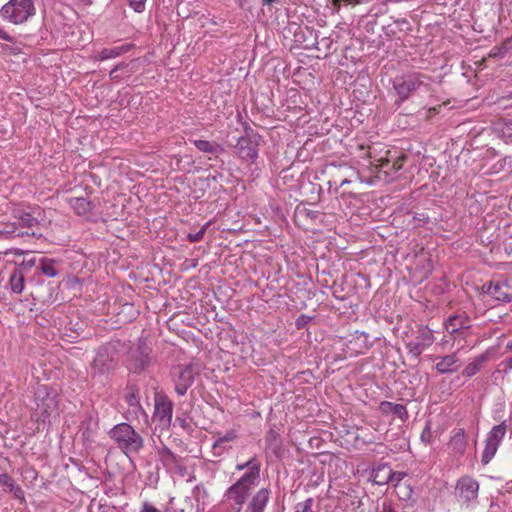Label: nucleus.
Listing matches in <instances>:
<instances>
[{
	"instance_id": "09e8293b",
	"label": "nucleus",
	"mask_w": 512,
	"mask_h": 512,
	"mask_svg": "<svg viewBox=\"0 0 512 512\" xmlns=\"http://www.w3.org/2000/svg\"><path fill=\"white\" fill-rule=\"evenodd\" d=\"M309 320H310V317H307L305 315L299 316L296 320V327L298 329L303 328Z\"/></svg>"
},
{
	"instance_id": "37998d69",
	"label": "nucleus",
	"mask_w": 512,
	"mask_h": 512,
	"mask_svg": "<svg viewBox=\"0 0 512 512\" xmlns=\"http://www.w3.org/2000/svg\"><path fill=\"white\" fill-rule=\"evenodd\" d=\"M129 5L137 13H142L145 10L146 0H128Z\"/></svg>"
},
{
	"instance_id": "c9c22d12",
	"label": "nucleus",
	"mask_w": 512,
	"mask_h": 512,
	"mask_svg": "<svg viewBox=\"0 0 512 512\" xmlns=\"http://www.w3.org/2000/svg\"><path fill=\"white\" fill-rule=\"evenodd\" d=\"M395 488L397 490V494L402 500H410L413 495V490L410 485L406 484H395Z\"/></svg>"
},
{
	"instance_id": "b1692460",
	"label": "nucleus",
	"mask_w": 512,
	"mask_h": 512,
	"mask_svg": "<svg viewBox=\"0 0 512 512\" xmlns=\"http://www.w3.org/2000/svg\"><path fill=\"white\" fill-rule=\"evenodd\" d=\"M238 439V433L236 430H228L224 435L220 436L213 444V450L215 454L220 455L223 451L227 450L226 443L232 442Z\"/></svg>"
},
{
	"instance_id": "5fc2aeb1",
	"label": "nucleus",
	"mask_w": 512,
	"mask_h": 512,
	"mask_svg": "<svg viewBox=\"0 0 512 512\" xmlns=\"http://www.w3.org/2000/svg\"><path fill=\"white\" fill-rule=\"evenodd\" d=\"M26 473H28V477H32L33 479H35L36 476H37L36 471L34 469H32V468H28L26 470Z\"/></svg>"
},
{
	"instance_id": "3c124183",
	"label": "nucleus",
	"mask_w": 512,
	"mask_h": 512,
	"mask_svg": "<svg viewBox=\"0 0 512 512\" xmlns=\"http://www.w3.org/2000/svg\"><path fill=\"white\" fill-rule=\"evenodd\" d=\"M0 38L8 42L15 43V39L2 29L0 30Z\"/></svg>"
},
{
	"instance_id": "7ed1b4c3",
	"label": "nucleus",
	"mask_w": 512,
	"mask_h": 512,
	"mask_svg": "<svg viewBox=\"0 0 512 512\" xmlns=\"http://www.w3.org/2000/svg\"><path fill=\"white\" fill-rule=\"evenodd\" d=\"M108 435L127 456L139 453L144 445L143 437L128 423L115 425Z\"/></svg>"
},
{
	"instance_id": "79ce46f5",
	"label": "nucleus",
	"mask_w": 512,
	"mask_h": 512,
	"mask_svg": "<svg viewBox=\"0 0 512 512\" xmlns=\"http://www.w3.org/2000/svg\"><path fill=\"white\" fill-rule=\"evenodd\" d=\"M332 3L339 10L342 4L356 6L362 4L363 0H332Z\"/></svg>"
},
{
	"instance_id": "a18cd8bd",
	"label": "nucleus",
	"mask_w": 512,
	"mask_h": 512,
	"mask_svg": "<svg viewBox=\"0 0 512 512\" xmlns=\"http://www.w3.org/2000/svg\"><path fill=\"white\" fill-rule=\"evenodd\" d=\"M278 434L274 430H270L266 436V442L272 446L277 441Z\"/></svg>"
},
{
	"instance_id": "6e6552de",
	"label": "nucleus",
	"mask_w": 512,
	"mask_h": 512,
	"mask_svg": "<svg viewBox=\"0 0 512 512\" xmlns=\"http://www.w3.org/2000/svg\"><path fill=\"white\" fill-rule=\"evenodd\" d=\"M261 136L253 130H245V135L238 138L235 147L237 155L250 163L258 158V146Z\"/></svg>"
},
{
	"instance_id": "4d7b16f0",
	"label": "nucleus",
	"mask_w": 512,
	"mask_h": 512,
	"mask_svg": "<svg viewBox=\"0 0 512 512\" xmlns=\"http://www.w3.org/2000/svg\"><path fill=\"white\" fill-rule=\"evenodd\" d=\"M263 5H270L272 3H280V0H262Z\"/></svg>"
},
{
	"instance_id": "6e6d98bb",
	"label": "nucleus",
	"mask_w": 512,
	"mask_h": 512,
	"mask_svg": "<svg viewBox=\"0 0 512 512\" xmlns=\"http://www.w3.org/2000/svg\"><path fill=\"white\" fill-rule=\"evenodd\" d=\"M383 512H398L391 505H384Z\"/></svg>"
},
{
	"instance_id": "72a5a7b5",
	"label": "nucleus",
	"mask_w": 512,
	"mask_h": 512,
	"mask_svg": "<svg viewBox=\"0 0 512 512\" xmlns=\"http://www.w3.org/2000/svg\"><path fill=\"white\" fill-rule=\"evenodd\" d=\"M55 260L49 259V258H42L40 261L39 269L41 272L49 277H55L57 276L58 272L54 267Z\"/></svg>"
},
{
	"instance_id": "393cba45",
	"label": "nucleus",
	"mask_w": 512,
	"mask_h": 512,
	"mask_svg": "<svg viewBox=\"0 0 512 512\" xmlns=\"http://www.w3.org/2000/svg\"><path fill=\"white\" fill-rule=\"evenodd\" d=\"M193 143H194L195 147L200 152H203V153H208V154L218 156L219 154L224 152L223 147L216 142L199 139V140H194Z\"/></svg>"
},
{
	"instance_id": "6ab92c4d",
	"label": "nucleus",
	"mask_w": 512,
	"mask_h": 512,
	"mask_svg": "<svg viewBox=\"0 0 512 512\" xmlns=\"http://www.w3.org/2000/svg\"><path fill=\"white\" fill-rule=\"evenodd\" d=\"M383 149L378 150L377 146H370L368 148V158L370 159L369 163L372 166H375L377 169H383L384 167L389 166L391 162L389 155L390 150H385L382 155Z\"/></svg>"
},
{
	"instance_id": "473e14b6",
	"label": "nucleus",
	"mask_w": 512,
	"mask_h": 512,
	"mask_svg": "<svg viewBox=\"0 0 512 512\" xmlns=\"http://www.w3.org/2000/svg\"><path fill=\"white\" fill-rule=\"evenodd\" d=\"M125 402L129 407H139L138 388L135 385H129L126 388Z\"/></svg>"
},
{
	"instance_id": "864d4df0",
	"label": "nucleus",
	"mask_w": 512,
	"mask_h": 512,
	"mask_svg": "<svg viewBox=\"0 0 512 512\" xmlns=\"http://www.w3.org/2000/svg\"><path fill=\"white\" fill-rule=\"evenodd\" d=\"M22 265L27 266L28 268H31L35 265V259L32 258V259L24 260Z\"/></svg>"
},
{
	"instance_id": "f03ea898",
	"label": "nucleus",
	"mask_w": 512,
	"mask_h": 512,
	"mask_svg": "<svg viewBox=\"0 0 512 512\" xmlns=\"http://www.w3.org/2000/svg\"><path fill=\"white\" fill-rule=\"evenodd\" d=\"M15 226L20 229L19 237L33 236L41 238L47 229L44 211L35 208L30 211L15 210L12 215Z\"/></svg>"
},
{
	"instance_id": "cd10ccee",
	"label": "nucleus",
	"mask_w": 512,
	"mask_h": 512,
	"mask_svg": "<svg viewBox=\"0 0 512 512\" xmlns=\"http://www.w3.org/2000/svg\"><path fill=\"white\" fill-rule=\"evenodd\" d=\"M18 228L13 221L0 222V240H12L19 237Z\"/></svg>"
},
{
	"instance_id": "5701e85b",
	"label": "nucleus",
	"mask_w": 512,
	"mask_h": 512,
	"mask_svg": "<svg viewBox=\"0 0 512 512\" xmlns=\"http://www.w3.org/2000/svg\"><path fill=\"white\" fill-rule=\"evenodd\" d=\"M69 204L72 209L81 216L88 215L92 208L93 204L85 197H73L69 199Z\"/></svg>"
},
{
	"instance_id": "412c9836",
	"label": "nucleus",
	"mask_w": 512,
	"mask_h": 512,
	"mask_svg": "<svg viewBox=\"0 0 512 512\" xmlns=\"http://www.w3.org/2000/svg\"><path fill=\"white\" fill-rule=\"evenodd\" d=\"M379 409L383 414L392 413L400 418L402 421H406L409 417L406 407L402 404H396L389 401H382L379 405Z\"/></svg>"
},
{
	"instance_id": "58836bf2",
	"label": "nucleus",
	"mask_w": 512,
	"mask_h": 512,
	"mask_svg": "<svg viewBox=\"0 0 512 512\" xmlns=\"http://www.w3.org/2000/svg\"><path fill=\"white\" fill-rule=\"evenodd\" d=\"M209 226V223H206L203 225L196 233H189L187 235V239L191 243L199 242L203 239L204 234L206 232L207 227Z\"/></svg>"
},
{
	"instance_id": "20e7f679",
	"label": "nucleus",
	"mask_w": 512,
	"mask_h": 512,
	"mask_svg": "<svg viewBox=\"0 0 512 512\" xmlns=\"http://www.w3.org/2000/svg\"><path fill=\"white\" fill-rule=\"evenodd\" d=\"M432 82V78L423 73H412L396 77L393 80V88L395 89L399 99L395 104H400L407 100L419 89H423L426 92L430 91Z\"/></svg>"
},
{
	"instance_id": "f704fd0d",
	"label": "nucleus",
	"mask_w": 512,
	"mask_h": 512,
	"mask_svg": "<svg viewBox=\"0 0 512 512\" xmlns=\"http://www.w3.org/2000/svg\"><path fill=\"white\" fill-rule=\"evenodd\" d=\"M137 60H132L129 63H119L116 65L110 72V78L112 80H119L121 79V76L118 74L119 70H122L124 68H129V72H134L133 68Z\"/></svg>"
},
{
	"instance_id": "9d476101",
	"label": "nucleus",
	"mask_w": 512,
	"mask_h": 512,
	"mask_svg": "<svg viewBox=\"0 0 512 512\" xmlns=\"http://www.w3.org/2000/svg\"><path fill=\"white\" fill-rule=\"evenodd\" d=\"M506 431L507 425L506 422L503 421L499 425L494 426L487 434V438L485 440V448L481 458L483 465H487L495 456L498 447L506 434Z\"/></svg>"
},
{
	"instance_id": "c03bdc74",
	"label": "nucleus",
	"mask_w": 512,
	"mask_h": 512,
	"mask_svg": "<svg viewBox=\"0 0 512 512\" xmlns=\"http://www.w3.org/2000/svg\"><path fill=\"white\" fill-rule=\"evenodd\" d=\"M421 440L426 444H430L432 442V431L431 427L427 424L424 430L421 433Z\"/></svg>"
},
{
	"instance_id": "e433bc0d",
	"label": "nucleus",
	"mask_w": 512,
	"mask_h": 512,
	"mask_svg": "<svg viewBox=\"0 0 512 512\" xmlns=\"http://www.w3.org/2000/svg\"><path fill=\"white\" fill-rule=\"evenodd\" d=\"M406 348L408 349L409 354H411L414 358H419V356L422 354L423 350L425 349L424 346L421 345V343L417 341H410L406 344Z\"/></svg>"
},
{
	"instance_id": "bb28decb",
	"label": "nucleus",
	"mask_w": 512,
	"mask_h": 512,
	"mask_svg": "<svg viewBox=\"0 0 512 512\" xmlns=\"http://www.w3.org/2000/svg\"><path fill=\"white\" fill-rule=\"evenodd\" d=\"M488 360V354L483 353L474 358L462 371L463 376L472 377L477 374L482 368L483 364Z\"/></svg>"
},
{
	"instance_id": "49530a36",
	"label": "nucleus",
	"mask_w": 512,
	"mask_h": 512,
	"mask_svg": "<svg viewBox=\"0 0 512 512\" xmlns=\"http://www.w3.org/2000/svg\"><path fill=\"white\" fill-rule=\"evenodd\" d=\"M500 366L503 367L504 372H507L509 370H512V355L510 357L505 358L501 363Z\"/></svg>"
},
{
	"instance_id": "2eb2a0df",
	"label": "nucleus",
	"mask_w": 512,
	"mask_h": 512,
	"mask_svg": "<svg viewBox=\"0 0 512 512\" xmlns=\"http://www.w3.org/2000/svg\"><path fill=\"white\" fill-rule=\"evenodd\" d=\"M470 323L471 319L465 311H457L445 321V328L448 333L454 335L462 330L469 329Z\"/></svg>"
},
{
	"instance_id": "423d86ee",
	"label": "nucleus",
	"mask_w": 512,
	"mask_h": 512,
	"mask_svg": "<svg viewBox=\"0 0 512 512\" xmlns=\"http://www.w3.org/2000/svg\"><path fill=\"white\" fill-rule=\"evenodd\" d=\"M36 408L34 415L37 421L45 422L58 415L57 394L50 391L47 386L38 387L35 392Z\"/></svg>"
},
{
	"instance_id": "8fccbe9b",
	"label": "nucleus",
	"mask_w": 512,
	"mask_h": 512,
	"mask_svg": "<svg viewBox=\"0 0 512 512\" xmlns=\"http://www.w3.org/2000/svg\"><path fill=\"white\" fill-rule=\"evenodd\" d=\"M405 476H406L405 472H400V471L393 472V481L392 482L394 483V485L396 483L401 484V481L404 479Z\"/></svg>"
},
{
	"instance_id": "9b49d317",
	"label": "nucleus",
	"mask_w": 512,
	"mask_h": 512,
	"mask_svg": "<svg viewBox=\"0 0 512 512\" xmlns=\"http://www.w3.org/2000/svg\"><path fill=\"white\" fill-rule=\"evenodd\" d=\"M483 287L486 288V293L497 301H512V277L490 281L487 286Z\"/></svg>"
},
{
	"instance_id": "f8f14e48",
	"label": "nucleus",
	"mask_w": 512,
	"mask_h": 512,
	"mask_svg": "<svg viewBox=\"0 0 512 512\" xmlns=\"http://www.w3.org/2000/svg\"><path fill=\"white\" fill-rule=\"evenodd\" d=\"M151 348L145 338H139L135 346L129 350V358L135 370L144 369L150 361Z\"/></svg>"
},
{
	"instance_id": "39448f33",
	"label": "nucleus",
	"mask_w": 512,
	"mask_h": 512,
	"mask_svg": "<svg viewBox=\"0 0 512 512\" xmlns=\"http://www.w3.org/2000/svg\"><path fill=\"white\" fill-rule=\"evenodd\" d=\"M35 14L36 7L33 0H9L0 9V17L15 25L27 22Z\"/></svg>"
},
{
	"instance_id": "a19ab883",
	"label": "nucleus",
	"mask_w": 512,
	"mask_h": 512,
	"mask_svg": "<svg viewBox=\"0 0 512 512\" xmlns=\"http://www.w3.org/2000/svg\"><path fill=\"white\" fill-rule=\"evenodd\" d=\"M346 170L349 172V177H350V178L345 177V178L341 179V181H340V187H343V186H345L346 184H350V183L352 182V179H351V178H353V177H354L355 179H360V173H359V171H357V170H355V169H353V168H351V167H347V168H346Z\"/></svg>"
},
{
	"instance_id": "a878e982",
	"label": "nucleus",
	"mask_w": 512,
	"mask_h": 512,
	"mask_svg": "<svg viewBox=\"0 0 512 512\" xmlns=\"http://www.w3.org/2000/svg\"><path fill=\"white\" fill-rule=\"evenodd\" d=\"M9 284L13 293L20 294L23 292L25 287V276L20 268H16L11 273Z\"/></svg>"
},
{
	"instance_id": "f257e3e1",
	"label": "nucleus",
	"mask_w": 512,
	"mask_h": 512,
	"mask_svg": "<svg viewBox=\"0 0 512 512\" xmlns=\"http://www.w3.org/2000/svg\"><path fill=\"white\" fill-rule=\"evenodd\" d=\"M235 469L245 472L223 494L221 504L226 507V512H264L270 500L271 489L262 487L252 494L260 481V460L253 456L248 461L237 464Z\"/></svg>"
},
{
	"instance_id": "f3484780",
	"label": "nucleus",
	"mask_w": 512,
	"mask_h": 512,
	"mask_svg": "<svg viewBox=\"0 0 512 512\" xmlns=\"http://www.w3.org/2000/svg\"><path fill=\"white\" fill-rule=\"evenodd\" d=\"M0 486L3 488V491L11 493L15 499L20 501L21 504L26 502L23 489L8 473L0 474Z\"/></svg>"
},
{
	"instance_id": "dca6fc26",
	"label": "nucleus",
	"mask_w": 512,
	"mask_h": 512,
	"mask_svg": "<svg viewBox=\"0 0 512 512\" xmlns=\"http://www.w3.org/2000/svg\"><path fill=\"white\" fill-rule=\"evenodd\" d=\"M159 457L164 467L177 470L183 475L186 468L182 463L181 457L174 454L169 448L163 447L159 450Z\"/></svg>"
},
{
	"instance_id": "1a4fd4ad",
	"label": "nucleus",
	"mask_w": 512,
	"mask_h": 512,
	"mask_svg": "<svg viewBox=\"0 0 512 512\" xmlns=\"http://www.w3.org/2000/svg\"><path fill=\"white\" fill-rule=\"evenodd\" d=\"M199 373L193 364L178 365L173 371V382L175 391L178 395L183 396L187 390L193 385L195 376Z\"/></svg>"
},
{
	"instance_id": "603ef678",
	"label": "nucleus",
	"mask_w": 512,
	"mask_h": 512,
	"mask_svg": "<svg viewBox=\"0 0 512 512\" xmlns=\"http://www.w3.org/2000/svg\"><path fill=\"white\" fill-rule=\"evenodd\" d=\"M504 165L508 167L509 170H512V156H507L503 159Z\"/></svg>"
},
{
	"instance_id": "4468645a",
	"label": "nucleus",
	"mask_w": 512,
	"mask_h": 512,
	"mask_svg": "<svg viewBox=\"0 0 512 512\" xmlns=\"http://www.w3.org/2000/svg\"><path fill=\"white\" fill-rule=\"evenodd\" d=\"M478 490V482L469 476L460 478L456 485L457 496L465 502L476 499Z\"/></svg>"
},
{
	"instance_id": "4c0bfd02",
	"label": "nucleus",
	"mask_w": 512,
	"mask_h": 512,
	"mask_svg": "<svg viewBox=\"0 0 512 512\" xmlns=\"http://www.w3.org/2000/svg\"><path fill=\"white\" fill-rule=\"evenodd\" d=\"M405 160H406L405 155L397 157L391 165L389 164V166L386 167L388 170H385V173L389 175L391 172L395 173V172L399 171L400 169H402L403 163Z\"/></svg>"
},
{
	"instance_id": "2f4dec72",
	"label": "nucleus",
	"mask_w": 512,
	"mask_h": 512,
	"mask_svg": "<svg viewBox=\"0 0 512 512\" xmlns=\"http://www.w3.org/2000/svg\"><path fill=\"white\" fill-rule=\"evenodd\" d=\"M497 131L505 142H512V120H503L498 124Z\"/></svg>"
},
{
	"instance_id": "ddd939ff",
	"label": "nucleus",
	"mask_w": 512,
	"mask_h": 512,
	"mask_svg": "<svg viewBox=\"0 0 512 512\" xmlns=\"http://www.w3.org/2000/svg\"><path fill=\"white\" fill-rule=\"evenodd\" d=\"M155 415L161 423L170 425L173 415V402L164 393L155 395Z\"/></svg>"
},
{
	"instance_id": "4be33fe9",
	"label": "nucleus",
	"mask_w": 512,
	"mask_h": 512,
	"mask_svg": "<svg viewBox=\"0 0 512 512\" xmlns=\"http://www.w3.org/2000/svg\"><path fill=\"white\" fill-rule=\"evenodd\" d=\"M449 446L451 447L452 451L463 455L466 447H467V441L465 437V431L462 428L455 429L453 436L451 437Z\"/></svg>"
},
{
	"instance_id": "7c9ffc66",
	"label": "nucleus",
	"mask_w": 512,
	"mask_h": 512,
	"mask_svg": "<svg viewBox=\"0 0 512 512\" xmlns=\"http://www.w3.org/2000/svg\"><path fill=\"white\" fill-rule=\"evenodd\" d=\"M433 341L434 337L432 331L426 326H421L418 329L417 342L421 343L422 346L427 348L432 345Z\"/></svg>"
},
{
	"instance_id": "aec40b11",
	"label": "nucleus",
	"mask_w": 512,
	"mask_h": 512,
	"mask_svg": "<svg viewBox=\"0 0 512 512\" xmlns=\"http://www.w3.org/2000/svg\"><path fill=\"white\" fill-rule=\"evenodd\" d=\"M461 363L455 353L443 356L435 368L440 374L452 373L459 369Z\"/></svg>"
},
{
	"instance_id": "c85d7f7f",
	"label": "nucleus",
	"mask_w": 512,
	"mask_h": 512,
	"mask_svg": "<svg viewBox=\"0 0 512 512\" xmlns=\"http://www.w3.org/2000/svg\"><path fill=\"white\" fill-rule=\"evenodd\" d=\"M128 50H129V45H123L120 47H113V48H104L98 53L96 58L101 61L111 59V58H116V57L120 56L121 54L127 52Z\"/></svg>"
},
{
	"instance_id": "0eeeda50",
	"label": "nucleus",
	"mask_w": 512,
	"mask_h": 512,
	"mask_svg": "<svg viewBox=\"0 0 512 512\" xmlns=\"http://www.w3.org/2000/svg\"><path fill=\"white\" fill-rule=\"evenodd\" d=\"M117 364V351L113 345L107 344L101 346L92 362V378L104 377L107 379L108 373L115 368Z\"/></svg>"
},
{
	"instance_id": "a211bd4d",
	"label": "nucleus",
	"mask_w": 512,
	"mask_h": 512,
	"mask_svg": "<svg viewBox=\"0 0 512 512\" xmlns=\"http://www.w3.org/2000/svg\"><path fill=\"white\" fill-rule=\"evenodd\" d=\"M370 480L377 485H386L393 481V470L387 463H380L372 468Z\"/></svg>"
},
{
	"instance_id": "de8ad7c7",
	"label": "nucleus",
	"mask_w": 512,
	"mask_h": 512,
	"mask_svg": "<svg viewBox=\"0 0 512 512\" xmlns=\"http://www.w3.org/2000/svg\"><path fill=\"white\" fill-rule=\"evenodd\" d=\"M140 512H161L149 502H144Z\"/></svg>"
},
{
	"instance_id": "13d9d810",
	"label": "nucleus",
	"mask_w": 512,
	"mask_h": 512,
	"mask_svg": "<svg viewBox=\"0 0 512 512\" xmlns=\"http://www.w3.org/2000/svg\"><path fill=\"white\" fill-rule=\"evenodd\" d=\"M505 351L506 352H511L512 353V341L511 342H508L505 346Z\"/></svg>"
},
{
	"instance_id": "ea45409f",
	"label": "nucleus",
	"mask_w": 512,
	"mask_h": 512,
	"mask_svg": "<svg viewBox=\"0 0 512 512\" xmlns=\"http://www.w3.org/2000/svg\"><path fill=\"white\" fill-rule=\"evenodd\" d=\"M314 503L313 498H308L304 502H300L295 506L294 512H313L312 505Z\"/></svg>"
},
{
	"instance_id": "c756f323",
	"label": "nucleus",
	"mask_w": 512,
	"mask_h": 512,
	"mask_svg": "<svg viewBox=\"0 0 512 512\" xmlns=\"http://www.w3.org/2000/svg\"><path fill=\"white\" fill-rule=\"evenodd\" d=\"M511 49H512L511 44L507 38L502 44L494 46L488 53L487 58H483V62L489 58L502 59L507 54V52Z\"/></svg>"
}]
</instances>
